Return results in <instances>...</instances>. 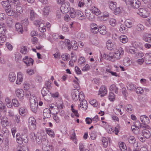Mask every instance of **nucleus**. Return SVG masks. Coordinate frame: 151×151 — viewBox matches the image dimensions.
<instances>
[{
	"mask_svg": "<svg viewBox=\"0 0 151 151\" xmlns=\"http://www.w3.org/2000/svg\"><path fill=\"white\" fill-rule=\"evenodd\" d=\"M46 132L47 133L50 137H55V133L50 128L46 129Z\"/></svg>",
	"mask_w": 151,
	"mask_h": 151,
	"instance_id": "f704fd0d",
	"label": "nucleus"
},
{
	"mask_svg": "<svg viewBox=\"0 0 151 151\" xmlns=\"http://www.w3.org/2000/svg\"><path fill=\"white\" fill-rule=\"evenodd\" d=\"M128 29L126 27L124 24L120 25L119 28V31L122 33H125L127 31Z\"/></svg>",
	"mask_w": 151,
	"mask_h": 151,
	"instance_id": "7c9ffc66",
	"label": "nucleus"
},
{
	"mask_svg": "<svg viewBox=\"0 0 151 151\" xmlns=\"http://www.w3.org/2000/svg\"><path fill=\"white\" fill-rule=\"evenodd\" d=\"M102 142L103 147L105 148L108 145L107 139L106 137H103L102 139Z\"/></svg>",
	"mask_w": 151,
	"mask_h": 151,
	"instance_id": "de8ad7c7",
	"label": "nucleus"
},
{
	"mask_svg": "<svg viewBox=\"0 0 151 151\" xmlns=\"http://www.w3.org/2000/svg\"><path fill=\"white\" fill-rule=\"evenodd\" d=\"M116 3L115 2H113L112 1H110L109 2V6L110 9L111 10L114 11L116 7Z\"/></svg>",
	"mask_w": 151,
	"mask_h": 151,
	"instance_id": "c85d7f7f",
	"label": "nucleus"
},
{
	"mask_svg": "<svg viewBox=\"0 0 151 151\" xmlns=\"http://www.w3.org/2000/svg\"><path fill=\"white\" fill-rule=\"evenodd\" d=\"M76 17L80 20H83L85 19V16L82 12L80 10H76Z\"/></svg>",
	"mask_w": 151,
	"mask_h": 151,
	"instance_id": "9d476101",
	"label": "nucleus"
},
{
	"mask_svg": "<svg viewBox=\"0 0 151 151\" xmlns=\"http://www.w3.org/2000/svg\"><path fill=\"white\" fill-rule=\"evenodd\" d=\"M42 149L43 151H49L50 148L49 145L42 144Z\"/></svg>",
	"mask_w": 151,
	"mask_h": 151,
	"instance_id": "a18cd8bd",
	"label": "nucleus"
},
{
	"mask_svg": "<svg viewBox=\"0 0 151 151\" xmlns=\"http://www.w3.org/2000/svg\"><path fill=\"white\" fill-rule=\"evenodd\" d=\"M140 119L141 122L144 124H148L150 122L149 118L145 115L141 116L140 117Z\"/></svg>",
	"mask_w": 151,
	"mask_h": 151,
	"instance_id": "ddd939ff",
	"label": "nucleus"
},
{
	"mask_svg": "<svg viewBox=\"0 0 151 151\" xmlns=\"http://www.w3.org/2000/svg\"><path fill=\"white\" fill-rule=\"evenodd\" d=\"M90 69L89 65L88 64H86L85 66H84L82 68V70L83 71H86Z\"/></svg>",
	"mask_w": 151,
	"mask_h": 151,
	"instance_id": "338daca9",
	"label": "nucleus"
},
{
	"mask_svg": "<svg viewBox=\"0 0 151 151\" xmlns=\"http://www.w3.org/2000/svg\"><path fill=\"white\" fill-rule=\"evenodd\" d=\"M126 51L128 53L133 55H135L136 53L137 50V49L133 46H129L126 47Z\"/></svg>",
	"mask_w": 151,
	"mask_h": 151,
	"instance_id": "0eeeda50",
	"label": "nucleus"
},
{
	"mask_svg": "<svg viewBox=\"0 0 151 151\" xmlns=\"http://www.w3.org/2000/svg\"><path fill=\"white\" fill-rule=\"evenodd\" d=\"M107 92V90L105 86L104 85H102L100 88L99 94H101V96H103L106 94Z\"/></svg>",
	"mask_w": 151,
	"mask_h": 151,
	"instance_id": "dca6fc26",
	"label": "nucleus"
},
{
	"mask_svg": "<svg viewBox=\"0 0 151 151\" xmlns=\"http://www.w3.org/2000/svg\"><path fill=\"white\" fill-rule=\"evenodd\" d=\"M106 29V27L105 26H101L99 27V31L100 33L101 34L104 35L106 34L107 32Z\"/></svg>",
	"mask_w": 151,
	"mask_h": 151,
	"instance_id": "b1692460",
	"label": "nucleus"
},
{
	"mask_svg": "<svg viewBox=\"0 0 151 151\" xmlns=\"http://www.w3.org/2000/svg\"><path fill=\"white\" fill-rule=\"evenodd\" d=\"M19 112L20 114L22 116H26L28 113L27 110L24 107H22L19 108Z\"/></svg>",
	"mask_w": 151,
	"mask_h": 151,
	"instance_id": "f3484780",
	"label": "nucleus"
},
{
	"mask_svg": "<svg viewBox=\"0 0 151 151\" xmlns=\"http://www.w3.org/2000/svg\"><path fill=\"white\" fill-rule=\"evenodd\" d=\"M90 104L94 107H97L99 106V104L97 102L95 99H93L89 102Z\"/></svg>",
	"mask_w": 151,
	"mask_h": 151,
	"instance_id": "09e8293b",
	"label": "nucleus"
},
{
	"mask_svg": "<svg viewBox=\"0 0 151 151\" xmlns=\"http://www.w3.org/2000/svg\"><path fill=\"white\" fill-rule=\"evenodd\" d=\"M35 71L32 69H28L27 70V73L29 75H32L34 74Z\"/></svg>",
	"mask_w": 151,
	"mask_h": 151,
	"instance_id": "774afa93",
	"label": "nucleus"
},
{
	"mask_svg": "<svg viewBox=\"0 0 151 151\" xmlns=\"http://www.w3.org/2000/svg\"><path fill=\"white\" fill-rule=\"evenodd\" d=\"M29 101L30 104H35V103H38L37 102V99L36 97L32 95V96H30V97Z\"/></svg>",
	"mask_w": 151,
	"mask_h": 151,
	"instance_id": "58836bf2",
	"label": "nucleus"
},
{
	"mask_svg": "<svg viewBox=\"0 0 151 151\" xmlns=\"http://www.w3.org/2000/svg\"><path fill=\"white\" fill-rule=\"evenodd\" d=\"M85 6L87 7H90L92 4L91 0H84Z\"/></svg>",
	"mask_w": 151,
	"mask_h": 151,
	"instance_id": "8fccbe9b",
	"label": "nucleus"
},
{
	"mask_svg": "<svg viewBox=\"0 0 151 151\" xmlns=\"http://www.w3.org/2000/svg\"><path fill=\"white\" fill-rule=\"evenodd\" d=\"M22 26H24L25 27L27 26L29 24V22H28V19L27 18L25 19L24 20H22Z\"/></svg>",
	"mask_w": 151,
	"mask_h": 151,
	"instance_id": "5fc2aeb1",
	"label": "nucleus"
},
{
	"mask_svg": "<svg viewBox=\"0 0 151 151\" xmlns=\"http://www.w3.org/2000/svg\"><path fill=\"white\" fill-rule=\"evenodd\" d=\"M135 55L136 57L137 58H142L143 56H144V54L142 52H137Z\"/></svg>",
	"mask_w": 151,
	"mask_h": 151,
	"instance_id": "6e6d98bb",
	"label": "nucleus"
},
{
	"mask_svg": "<svg viewBox=\"0 0 151 151\" xmlns=\"http://www.w3.org/2000/svg\"><path fill=\"white\" fill-rule=\"evenodd\" d=\"M136 91L137 94H141L144 92L143 89L141 87H138L136 89Z\"/></svg>",
	"mask_w": 151,
	"mask_h": 151,
	"instance_id": "052dcab7",
	"label": "nucleus"
},
{
	"mask_svg": "<svg viewBox=\"0 0 151 151\" xmlns=\"http://www.w3.org/2000/svg\"><path fill=\"white\" fill-rule=\"evenodd\" d=\"M1 119V123L3 127H5L8 125L9 124L8 119L7 117L4 116Z\"/></svg>",
	"mask_w": 151,
	"mask_h": 151,
	"instance_id": "a211bd4d",
	"label": "nucleus"
},
{
	"mask_svg": "<svg viewBox=\"0 0 151 151\" xmlns=\"http://www.w3.org/2000/svg\"><path fill=\"white\" fill-rule=\"evenodd\" d=\"M131 63V62L129 59L127 57L125 58L123 60L124 65L126 66H129Z\"/></svg>",
	"mask_w": 151,
	"mask_h": 151,
	"instance_id": "2f4dec72",
	"label": "nucleus"
},
{
	"mask_svg": "<svg viewBox=\"0 0 151 151\" xmlns=\"http://www.w3.org/2000/svg\"><path fill=\"white\" fill-rule=\"evenodd\" d=\"M16 93L17 96L20 99H23L24 96V91L22 89H18L16 91Z\"/></svg>",
	"mask_w": 151,
	"mask_h": 151,
	"instance_id": "1a4fd4ad",
	"label": "nucleus"
},
{
	"mask_svg": "<svg viewBox=\"0 0 151 151\" xmlns=\"http://www.w3.org/2000/svg\"><path fill=\"white\" fill-rule=\"evenodd\" d=\"M126 110L128 112L131 113L133 111V108L131 105H128L126 106Z\"/></svg>",
	"mask_w": 151,
	"mask_h": 151,
	"instance_id": "49530a36",
	"label": "nucleus"
},
{
	"mask_svg": "<svg viewBox=\"0 0 151 151\" xmlns=\"http://www.w3.org/2000/svg\"><path fill=\"white\" fill-rule=\"evenodd\" d=\"M137 29L139 31H142L144 29V27L141 24H139L137 26Z\"/></svg>",
	"mask_w": 151,
	"mask_h": 151,
	"instance_id": "680f3d73",
	"label": "nucleus"
},
{
	"mask_svg": "<svg viewBox=\"0 0 151 151\" xmlns=\"http://www.w3.org/2000/svg\"><path fill=\"white\" fill-rule=\"evenodd\" d=\"M23 61L25 63L26 65L28 66L32 65L34 62V60L31 58H29L28 56H26L23 59Z\"/></svg>",
	"mask_w": 151,
	"mask_h": 151,
	"instance_id": "423d86ee",
	"label": "nucleus"
},
{
	"mask_svg": "<svg viewBox=\"0 0 151 151\" xmlns=\"http://www.w3.org/2000/svg\"><path fill=\"white\" fill-rule=\"evenodd\" d=\"M29 127L32 130H34L36 129V120L34 118L30 117L29 118Z\"/></svg>",
	"mask_w": 151,
	"mask_h": 151,
	"instance_id": "7ed1b4c3",
	"label": "nucleus"
},
{
	"mask_svg": "<svg viewBox=\"0 0 151 151\" xmlns=\"http://www.w3.org/2000/svg\"><path fill=\"white\" fill-rule=\"evenodd\" d=\"M76 11L74 10L73 9L70 10V17L72 18H74L76 16Z\"/></svg>",
	"mask_w": 151,
	"mask_h": 151,
	"instance_id": "4d7b16f0",
	"label": "nucleus"
},
{
	"mask_svg": "<svg viewBox=\"0 0 151 151\" xmlns=\"http://www.w3.org/2000/svg\"><path fill=\"white\" fill-rule=\"evenodd\" d=\"M37 14L35 12L34 10H31L30 12V19L31 20L33 21L35 19Z\"/></svg>",
	"mask_w": 151,
	"mask_h": 151,
	"instance_id": "c9c22d12",
	"label": "nucleus"
},
{
	"mask_svg": "<svg viewBox=\"0 0 151 151\" xmlns=\"http://www.w3.org/2000/svg\"><path fill=\"white\" fill-rule=\"evenodd\" d=\"M43 115L45 118H50L51 115V110L48 108L45 109L43 111Z\"/></svg>",
	"mask_w": 151,
	"mask_h": 151,
	"instance_id": "4468645a",
	"label": "nucleus"
},
{
	"mask_svg": "<svg viewBox=\"0 0 151 151\" xmlns=\"http://www.w3.org/2000/svg\"><path fill=\"white\" fill-rule=\"evenodd\" d=\"M79 92L78 90H76L74 92L72 93V96L73 99L75 101H76L79 99V100L80 101L81 98L79 96Z\"/></svg>",
	"mask_w": 151,
	"mask_h": 151,
	"instance_id": "f8f14e48",
	"label": "nucleus"
},
{
	"mask_svg": "<svg viewBox=\"0 0 151 151\" xmlns=\"http://www.w3.org/2000/svg\"><path fill=\"white\" fill-rule=\"evenodd\" d=\"M124 51L123 49L121 47H119L116 50L113 52V55L108 56V55H105L108 57L107 59L112 62H114L116 60L120 59L122 56L124 54Z\"/></svg>",
	"mask_w": 151,
	"mask_h": 151,
	"instance_id": "f257e3e1",
	"label": "nucleus"
},
{
	"mask_svg": "<svg viewBox=\"0 0 151 151\" xmlns=\"http://www.w3.org/2000/svg\"><path fill=\"white\" fill-rule=\"evenodd\" d=\"M51 82L50 81H48L46 82L45 86L46 87L47 89H50L51 88Z\"/></svg>",
	"mask_w": 151,
	"mask_h": 151,
	"instance_id": "bf43d9fd",
	"label": "nucleus"
},
{
	"mask_svg": "<svg viewBox=\"0 0 151 151\" xmlns=\"http://www.w3.org/2000/svg\"><path fill=\"white\" fill-rule=\"evenodd\" d=\"M80 107L83 109L84 110H86L87 108V102L85 99H82L80 105H78V109H79Z\"/></svg>",
	"mask_w": 151,
	"mask_h": 151,
	"instance_id": "2eb2a0df",
	"label": "nucleus"
},
{
	"mask_svg": "<svg viewBox=\"0 0 151 151\" xmlns=\"http://www.w3.org/2000/svg\"><path fill=\"white\" fill-rule=\"evenodd\" d=\"M128 142L131 144H133L134 147V146L135 145L136 147L138 146L137 144L135 143V139L134 137L133 136H129L128 139Z\"/></svg>",
	"mask_w": 151,
	"mask_h": 151,
	"instance_id": "6ab92c4d",
	"label": "nucleus"
},
{
	"mask_svg": "<svg viewBox=\"0 0 151 151\" xmlns=\"http://www.w3.org/2000/svg\"><path fill=\"white\" fill-rule=\"evenodd\" d=\"M142 134L143 136L146 138H149L151 135L150 132L147 130H143L142 131Z\"/></svg>",
	"mask_w": 151,
	"mask_h": 151,
	"instance_id": "a878e982",
	"label": "nucleus"
},
{
	"mask_svg": "<svg viewBox=\"0 0 151 151\" xmlns=\"http://www.w3.org/2000/svg\"><path fill=\"white\" fill-rule=\"evenodd\" d=\"M94 8L92 9V12L95 14L96 16L99 15L101 13L100 11L97 8L94 6Z\"/></svg>",
	"mask_w": 151,
	"mask_h": 151,
	"instance_id": "72a5a7b5",
	"label": "nucleus"
},
{
	"mask_svg": "<svg viewBox=\"0 0 151 151\" xmlns=\"http://www.w3.org/2000/svg\"><path fill=\"white\" fill-rule=\"evenodd\" d=\"M145 60L148 64H151V53L145 54L144 57Z\"/></svg>",
	"mask_w": 151,
	"mask_h": 151,
	"instance_id": "412c9836",
	"label": "nucleus"
},
{
	"mask_svg": "<svg viewBox=\"0 0 151 151\" xmlns=\"http://www.w3.org/2000/svg\"><path fill=\"white\" fill-rule=\"evenodd\" d=\"M12 102L13 105L15 107H17L19 105V104L18 100L15 99L12 100Z\"/></svg>",
	"mask_w": 151,
	"mask_h": 151,
	"instance_id": "13d9d810",
	"label": "nucleus"
},
{
	"mask_svg": "<svg viewBox=\"0 0 151 151\" xmlns=\"http://www.w3.org/2000/svg\"><path fill=\"white\" fill-rule=\"evenodd\" d=\"M118 88L114 84L112 85L109 88V90L110 91H114L116 93H118Z\"/></svg>",
	"mask_w": 151,
	"mask_h": 151,
	"instance_id": "e433bc0d",
	"label": "nucleus"
},
{
	"mask_svg": "<svg viewBox=\"0 0 151 151\" xmlns=\"http://www.w3.org/2000/svg\"><path fill=\"white\" fill-rule=\"evenodd\" d=\"M3 110L6 111V107L1 101H0V111Z\"/></svg>",
	"mask_w": 151,
	"mask_h": 151,
	"instance_id": "3c124183",
	"label": "nucleus"
},
{
	"mask_svg": "<svg viewBox=\"0 0 151 151\" xmlns=\"http://www.w3.org/2000/svg\"><path fill=\"white\" fill-rule=\"evenodd\" d=\"M127 88L129 90L134 91L136 88V87L135 85L131 83L128 85L127 86Z\"/></svg>",
	"mask_w": 151,
	"mask_h": 151,
	"instance_id": "37998d69",
	"label": "nucleus"
},
{
	"mask_svg": "<svg viewBox=\"0 0 151 151\" xmlns=\"http://www.w3.org/2000/svg\"><path fill=\"white\" fill-rule=\"evenodd\" d=\"M86 63V60L85 58L83 57H80L78 60V65L81 67L84 65Z\"/></svg>",
	"mask_w": 151,
	"mask_h": 151,
	"instance_id": "aec40b11",
	"label": "nucleus"
},
{
	"mask_svg": "<svg viewBox=\"0 0 151 151\" xmlns=\"http://www.w3.org/2000/svg\"><path fill=\"white\" fill-rule=\"evenodd\" d=\"M126 3L134 9H138L141 5V2L139 0H128Z\"/></svg>",
	"mask_w": 151,
	"mask_h": 151,
	"instance_id": "f03ea898",
	"label": "nucleus"
},
{
	"mask_svg": "<svg viewBox=\"0 0 151 151\" xmlns=\"http://www.w3.org/2000/svg\"><path fill=\"white\" fill-rule=\"evenodd\" d=\"M115 44L114 42H112L109 40L107 41L106 43V46L108 50H111L115 48Z\"/></svg>",
	"mask_w": 151,
	"mask_h": 151,
	"instance_id": "6e6552de",
	"label": "nucleus"
},
{
	"mask_svg": "<svg viewBox=\"0 0 151 151\" xmlns=\"http://www.w3.org/2000/svg\"><path fill=\"white\" fill-rule=\"evenodd\" d=\"M110 24L112 26L114 27L116 25V20L114 19H111L109 20Z\"/></svg>",
	"mask_w": 151,
	"mask_h": 151,
	"instance_id": "0e129e2a",
	"label": "nucleus"
},
{
	"mask_svg": "<svg viewBox=\"0 0 151 151\" xmlns=\"http://www.w3.org/2000/svg\"><path fill=\"white\" fill-rule=\"evenodd\" d=\"M15 27L17 31L22 33L23 32L22 25L19 23H17L15 25Z\"/></svg>",
	"mask_w": 151,
	"mask_h": 151,
	"instance_id": "5701e85b",
	"label": "nucleus"
},
{
	"mask_svg": "<svg viewBox=\"0 0 151 151\" xmlns=\"http://www.w3.org/2000/svg\"><path fill=\"white\" fill-rule=\"evenodd\" d=\"M39 29L40 32H45L46 31L45 25L40 22L39 25Z\"/></svg>",
	"mask_w": 151,
	"mask_h": 151,
	"instance_id": "4c0bfd02",
	"label": "nucleus"
},
{
	"mask_svg": "<svg viewBox=\"0 0 151 151\" xmlns=\"http://www.w3.org/2000/svg\"><path fill=\"white\" fill-rule=\"evenodd\" d=\"M6 30V28L4 25L0 24V33L4 34Z\"/></svg>",
	"mask_w": 151,
	"mask_h": 151,
	"instance_id": "864d4df0",
	"label": "nucleus"
},
{
	"mask_svg": "<svg viewBox=\"0 0 151 151\" xmlns=\"http://www.w3.org/2000/svg\"><path fill=\"white\" fill-rule=\"evenodd\" d=\"M119 40L122 43H125L128 41V39L127 36L124 35L121 36L119 37Z\"/></svg>",
	"mask_w": 151,
	"mask_h": 151,
	"instance_id": "a19ab883",
	"label": "nucleus"
},
{
	"mask_svg": "<svg viewBox=\"0 0 151 151\" xmlns=\"http://www.w3.org/2000/svg\"><path fill=\"white\" fill-rule=\"evenodd\" d=\"M16 78V74L13 72L10 73L9 75V79L11 82H14Z\"/></svg>",
	"mask_w": 151,
	"mask_h": 151,
	"instance_id": "393cba45",
	"label": "nucleus"
},
{
	"mask_svg": "<svg viewBox=\"0 0 151 151\" xmlns=\"http://www.w3.org/2000/svg\"><path fill=\"white\" fill-rule=\"evenodd\" d=\"M5 12L9 16H13L15 12L14 10H11L10 8L6 9Z\"/></svg>",
	"mask_w": 151,
	"mask_h": 151,
	"instance_id": "c756f323",
	"label": "nucleus"
},
{
	"mask_svg": "<svg viewBox=\"0 0 151 151\" xmlns=\"http://www.w3.org/2000/svg\"><path fill=\"white\" fill-rule=\"evenodd\" d=\"M70 10L69 4L68 3L62 4L60 7V10L63 14L68 13Z\"/></svg>",
	"mask_w": 151,
	"mask_h": 151,
	"instance_id": "20e7f679",
	"label": "nucleus"
},
{
	"mask_svg": "<svg viewBox=\"0 0 151 151\" xmlns=\"http://www.w3.org/2000/svg\"><path fill=\"white\" fill-rule=\"evenodd\" d=\"M62 59L64 61H68L69 60L70 56L69 55H63L61 56Z\"/></svg>",
	"mask_w": 151,
	"mask_h": 151,
	"instance_id": "e2e57ef3",
	"label": "nucleus"
},
{
	"mask_svg": "<svg viewBox=\"0 0 151 151\" xmlns=\"http://www.w3.org/2000/svg\"><path fill=\"white\" fill-rule=\"evenodd\" d=\"M124 24L127 28H130L132 26V21L129 19H127L124 22Z\"/></svg>",
	"mask_w": 151,
	"mask_h": 151,
	"instance_id": "473e14b6",
	"label": "nucleus"
},
{
	"mask_svg": "<svg viewBox=\"0 0 151 151\" xmlns=\"http://www.w3.org/2000/svg\"><path fill=\"white\" fill-rule=\"evenodd\" d=\"M86 16L87 18L90 21H92L95 19V15L92 12L89 14H87Z\"/></svg>",
	"mask_w": 151,
	"mask_h": 151,
	"instance_id": "ea45409f",
	"label": "nucleus"
},
{
	"mask_svg": "<svg viewBox=\"0 0 151 151\" xmlns=\"http://www.w3.org/2000/svg\"><path fill=\"white\" fill-rule=\"evenodd\" d=\"M2 5L3 7L6 9L10 8L11 5L9 2L8 1H3L1 2Z\"/></svg>",
	"mask_w": 151,
	"mask_h": 151,
	"instance_id": "cd10ccee",
	"label": "nucleus"
},
{
	"mask_svg": "<svg viewBox=\"0 0 151 151\" xmlns=\"http://www.w3.org/2000/svg\"><path fill=\"white\" fill-rule=\"evenodd\" d=\"M49 92L48 89L45 87L43 88L41 91V93L44 97L46 96Z\"/></svg>",
	"mask_w": 151,
	"mask_h": 151,
	"instance_id": "c03bdc74",
	"label": "nucleus"
},
{
	"mask_svg": "<svg viewBox=\"0 0 151 151\" xmlns=\"http://www.w3.org/2000/svg\"><path fill=\"white\" fill-rule=\"evenodd\" d=\"M143 39L145 41L149 42H151V35L147 34L144 35Z\"/></svg>",
	"mask_w": 151,
	"mask_h": 151,
	"instance_id": "bb28decb",
	"label": "nucleus"
},
{
	"mask_svg": "<svg viewBox=\"0 0 151 151\" xmlns=\"http://www.w3.org/2000/svg\"><path fill=\"white\" fill-rule=\"evenodd\" d=\"M30 108L32 112L36 113L37 111V107L38 106V103H35L30 104Z\"/></svg>",
	"mask_w": 151,
	"mask_h": 151,
	"instance_id": "4be33fe9",
	"label": "nucleus"
},
{
	"mask_svg": "<svg viewBox=\"0 0 151 151\" xmlns=\"http://www.w3.org/2000/svg\"><path fill=\"white\" fill-rule=\"evenodd\" d=\"M2 133L4 137H7L9 135V132L8 130L6 128H4L2 130Z\"/></svg>",
	"mask_w": 151,
	"mask_h": 151,
	"instance_id": "79ce46f5",
	"label": "nucleus"
},
{
	"mask_svg": "<svg viewBox=\"0 0 151 151\" xmlns=\"http://www.w3.org/2000/svg\"><path fill=\"white\" fill-rule=\"evenodd\" d=\"M137 14L143 18L147 17L148 16V14L147 10L145 9L140 8Z\"/></svg>",
	"mask_w": 151,
	"mask_h": 151,
	"instance_id": "39448f33",
	"label": "nucleus"
},
{
	"mask_svg": "<svg viewBox=\"0 0 151 151\" xmlns=\"http://www.w3.org/2000/svg\"><path fill=\"white\" fill-rule=\"evenodd\" d=\"M109 98L111 101H113L115 99V96L113 92H111L109 93Z\"/></svg>",
	"mask_w": 151,
	"mask_h": 151,
	"instance_id": "603ef678",
	"label": "nucleus"
},
{
	"mask_svg": "<svg viewBox=\"0 0 151 151\" xmlns=\"http://www.w3.org/2000/svg\"><path fill=\"white\" fill-rule=\"evenodd\" d=\"M20 52L22 54H25L27 52V49L25 46L23 47L21 49Z\"/></svg>",
	"mask_w": 151,
	"mask_h": 151,
	"instance_id": "69168bd1",
	"label": "nucleus"
},
{
	"mask_svg": "<svg viewBox=\"0 0 151 151\" xmlns=\"http://www.w3.org/2000/svg\"><path fill=\"white\" fill-rule=\"evenodd\" d=\"M50 6H45L42 9V14L44 16H47L49 15L50 9Z\"/></svg>",
	"mask_w": 151,
	"mask_h": 151,
	"instance_id": "9b49d317",
	"label": "nucleus"
}]
</instances>
